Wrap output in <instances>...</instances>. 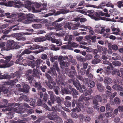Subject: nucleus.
I'll return each instance as SVG.
<instances>
[{"label":"nucleus","mask_w":123,"mask_h":123,"mask_svg":"<svg viewBox=\"0 0 123 123\" xmlns=\"http://www.w3.org/2000/svg\"><path fill=\"white\" fill-rule=\"evenodd\" d=\"M90 99L89 97H86L84 95H82L79 99L78 101L76 103V106L75 108L72 109L74 112H79L81 111V109L84 110L85 108L89 105V102L88 101Z\"/></svg>","instance_id":"f257e3e1"},{"label":"nucleus","mask_w":123,"mask_h":123,"mask_svg":"<svg viewBox=\"0 0 123 123\" xmlns=\"http://www.w3.org/2000/svg\"><path fill=\"white\" fill-rule=\"evenodd\" d=\"M12 56H6L5 58L6 60H4L3 59L0 60V67L4 68L9 67L12 65L14 63V62L10 60L12 59Z\"/></svg>","instance_id":"f03ea898"},{"label":"nucleus","mask_w":123,"mask_h":123,"mask_svg":"<svg viewBox=\"0 0 123 123\" xmlns=\"http://www.w3.org/2000/svg\"><path fill=\"white\" fill-rule=\"evenodd\" d=\"M18 46L17 42L12 40H9L7 42V44L5 48V50L8 51L12 49H18Z\"/></svg>","instance_id":"7ed1b4c3"},{"label":"nucleus","mask_w":123,"mask_h":123,"mask_svg":"<svg viewBox=\"0 0 123 123\" xmlns=\"http://www.w3.org/2000/svg\"><path fill=\"white\" fill-rule=\"evenodd\" d=\"M2 101L3 103H6L5 107L2 109L3 111H10L12 110V104L8 103L9 100L6 99H3Z\"/></svg>","instance_id":"20e7f679"},{"label":"nucleus","mask_w":123,"mask_h":123,"mask_svg":"<svg viewBox=\"0 0 123 123\" xmlns=\"http://www.w3.org/2000/svg\"><path fill=\"white\" fill-rule=\"evenodd\" d=\"M25 107L28 108H30L31 107L26 103H24L22 106H19L18 107H15L14 108L15 111L17 113H23L24 110H25Z\"/></svg>","instance_id":"39448f33"},{"label":"nucleus","mask_w":123,"mask_h":123,"mask_svg":"<svg viewBox=\"0 0 123 123\" xmlns=\"http://www.w3.org/2000/svg\"><path fill=\"white\" fill-rule=\"evenodd\" d=\"M42 60L40 59H37L36 61L33 60L31 62L30 66L32 68H34L35 66L36 68H37L40 67L41 65H43Z\"/></svg>","instance_id":"423d86ee"},{"label":"nucleus","mask_w":123,"mask_h":123,"mask_svg":"<svg viewBox=\"0 0 123 123\" xmlns=\"http://www.w3.org/2000/svg\"><path fill=\"white\" fill-rule=\"evenodd\" d=\"M50 100L53 104L54 103L55 101L57 102L58 105H60L61 103H62V101L61 100L60 98L59 97H56L55 95H53L50 97Z\"/></svg>","instance_id":"0eeeda50"},{"label":"nucleus","mask_w":123,"mask_h":123,"mask_svg":"<svg viewBox=\"0 0 123 123\" xmlns=\"http://www.w3.org/2000/svg\"><path fill=\"white\" fill-rule=\"evenodd\" d=\"M8 81L5 82H4V85H2L0 87V93L2 92L4 94L7 93L9 91V88L6 87V85H8Z\"/></svg>","instance_id":"6e6552de"},{"label":"nucleus","mask_w":123,"mask_h":123,"mask_svg":"<svg viewBox=\"0 0 123 123\" xmlns=\"http://www.w3.org/2000/svg\"><path fill=\"white\" fill-rule=\"evenodd\" d=\"M73 83L74 86L76 87L77 90H79L80 92L82 91L81 85L78 80L76 79L75 80H73Z\"/></svg>","instance_id":"1a4fd4ad"},{"label":"nucleus","mask_w":123,"mask_h":123,"mask_svg":"<svg viewBox=\"0 0 123 123\" xmlns=\"http://www.w3.org/2000/svg\"><path fill=\"white\" fill-rule=\"evenodd\" d=\"M87 15L89 16L92 19H95V20L98 21L100 20H106V18L105 17H96L94 14L90 13L88 14Z\"/></svg>","instance_id":"9d476101"},{"label":"nucleus","mask_w":123,"mask_h":123,"mask_svg":"<svg viewBox=\"0 0 123 123\" xmlns=\"http://www.w3.org/2000/svg\"><path fill=\"white\" fill-rule=\"evenodd\" d=\"M29 48L28 49H25L23 52L20 54H18L16 56L17 58H19L21 59H22L23 57L22 56L24 54H29L31 53V51L30 50Z\"/></svg>","instance_id":"9b49d317"},{"label":"nucleus","mask_w":123,"mask_h":123,"mask_svg":"<svg viewBox=\"0 0 123 123\" xmlns=\"http://www.w3.org/2000/svg\"><path fill=\"white\" fill-rule=\"evenodd\" d=\"M93 104H98V102H101L102 100V97L100 95H97L93 97Z\"/></svg>","instance_id":"f8f14e48"},{"label":"nucleus","mask_w":123,"mask_h":123,"mask_svg":"<svg viewBox=\"0 0 123 123\" xmlns=\"http://www.w3.org/2000/svg\"><path fill=\"white\" fill-rule=\"evenodd\" d=\"M69 12V10L67 9L66 8L65 9H61L60 10L55 12L54 15L55 16H57L61 14H65L68 12Z\"/></svg>","instance_id":"ddd939ff"},{"label":"nucleus","mask_w":123,"mask_h":123,"mask_svg":"<svg viewBox=\"0 0 123 123\" xmlns=\"http://www.w3.org/2000/svg\"><path fill=\"white\" fill-rule=\"evenodd\" d=\"M60 93L62 94L63 95L65 94H71L72 92L70 91L67 87H61Z\"/></svg>","instance_id":"4468645a"},{"label":"nucleus","mask_w":123,"mask_h":123,"mask_svg":"<svg viewBox=\"0 0 123 123\" xmlns=\"http://www.w3.org/2000/svg\"><path fill=\"white\" fill-rule=\"evenodd\" d=\"M13 36L18 40L24 41L26 40L25 37L22 36L20 34L18 33H14L13 34Z\"/></svg>","instance_id":"2eb2a0df"},{"label":"nucleus","mask_w":123,"mask_h":123,"mask_svg":"<svg viewBox=\"0 0 123 123\" xmlns=\"http://www.w3.org/2000/svg\"><path fill=\"white\" fill-rule=\"evenodd\" d=\"M52 25H54L55 28V29H57V31H59L62 29V24L59 23L57 22H54L52 24Z\"/></svg>","instance_id":"dca6fc26"},{"label":"nucleus","mask_w":123,"mask_h":123,"mask_svg":"<svg viewBox=\"0 0 123 123\" xmlns=\"http://www.w3.org/2000/svg\"><path fill=\"white\" fill-rule=\"evenodd\" d=\"M90 7L95 8H102V7L105 6V2L104 1L102 2L98 6H96L95 5H90Z\"/></svg>","instance_id":"f3484780"},{"label":"nucleus","mask_w":123,"mask_h":123,"mask_svg":"<svg viewBox=\"0 0 123 123\" xmlns=\"http://www.w3.org/2000/svg\"><path fill=\"white\" fill-rule=\"evenodd\" d=\"M46 40V38L41 36L39 37H37L35 38L34 41L36 42H43Z\"/></svg>","instance_id":"a211bd4d"},{"label":"nucleus","mask_w":123,"mask_h":123,"mask_svg":"<svg viewBox=\"0 0 123 123\" xmlns=\"http://www.w3.org/2000/svg\"><path fill=\"white\" fill-rule=\"evenodd\" d=\"M73 37V36L71 35H66L64 40L65 41H68V44H69L71 43V41L72 40Z\"/></svg>","instance_id":"6ab92c4d"},{"label":"nucleus","mask_w":123,"mask_h":123,"mask_svg":"<svg viewBox=\"0 0 123 123\" xmlns=\"http://www.w3.org/2000/svg\"><path fill=\"white\" fill-rule=\"evenodd\" d=\"M82 91L81 92H82L83 93L85 94V96H87L88 95H89L91 94V93H92L93 91L92 89L91 88H90L88 90L87 89H85L83 90L82 89Z\"/></svg>","instance_id":"aec40b11"},{"label":"nucleus","mask_w":123,"mask_h":123,"mask_svg":"<svg viewBox=\"0 0 123 123\" xmlns=\"http://www.w3.org/2000/svg\"><path fill=\"white\" fill-rule=\"evenodd\" d=\"M71 29L72 30H75L78 29V27H82L83 25H80V23H76L75 24H73L71 23Z\"/></svg>","instance_id":"412c9836"},{"label":"nucleus","mask_w":123,"mask_h":123,"mask_svg":"<svg viewBox=\"0 0 123 123\" xmlns=\"http://www.w3.org/2000/svg\"><path fill=\"white\" fill-rule=\"evenodd\" d=\"M33 86L38 90H42V86L40 82H35L33 85Z\"/></svg>","instance_id":"4be33fe9"},{"label":"nucleus","mask_w":123,"mask_h":123,"mask_svg":"<svg viewBox=\"0 0 123 123\" xmlns=\"http://www.w3.org/2000/svg\"><path fill=\"white\" fill-rule=\"evenodd\" d=\"M29 89V86L26 84L25 85L23 88L21 89V91L25 93H26L28 92Z\"/></svg>","instance_id":"5701e85b"},{"label":"nucleus","mask_w":123,"mask_h":123,"mask_svg":"<svg viewBox=\"0 0 123 123\" xmlns=\"http://www.w3.org/2000/svg\"><path fill=\"white\" fill-rule=\"evenodd\" d=\"M14 0H10L7 2H6L4 3V5L6 6L11 7L14 4Z\"/></svg>","instance_id":"b1692460"},{"label":"nucleus","mask_w":123,"mask_h":123,"mask_svg":"<svg viewBox=\"0 0 123 123\" xmlns=\"http://www.w3.org/2000/svg\"><path fill=\"white\" fill-rule=\"evenodd\" d=\"M26 16L27 18H30V20H31L32 21H37V19H35L34 18H35V16L33 14L29 13Z\"/></svg>","instance_id":"393cba45"},{"label":"nucleus","mask_w":123,"mask_h":123,"mask_svg":"<svg viewBox=\"0 0 123 123\" xmlns=\"http://www.w3.org/2000/svg\"><path fill=\"white\" fill-rule=\"evenodd\" d=\"M14 5H15V7L18 8L21 7L22 5L19 0H14Z\"/></svg>","instance_id":"a878e982"},{"label":"nucleus","mask_w":123,"mask_h":123,"mask_svg":"<svg viewBox=\"0 0 123 123\" xmlns=\"http://www.w3.org/2000/svg\"><path fill=\"white\" fill-rule=\"evenodd\" d=\"M70 91H71L72 94L74 96L77 95L78 94V91L75 89L72 88L71 86L69 87V88Z\"/></svg>","instance_id":"bb28decb"},{"label":"nucleus","mask_w":123,"mask_h":123,"mask_svg":"<svg viewBox=\"0 0 123 123\" xmlns=\"http://www.w3.org/2000/svg\"><path fill=\"white\" fill-rule=\"evenodd\" d=\"M18 18L17 21L18 22H21L25 19V18L23 14V13H19L18 14Z\"/></svg>","instance_id":"cd10ccee"},{"label":"nucleus","mask_w":123,"mask_h":123,"mask_svg":"<svg viewBox=\"0 0 123 123\" xmlns=\"http://www.w3.org/2000/svg\"><path fill=\"white\" fill-rule=\"evenodd\" d=\"M87 114L90 116H93L94 114L93 109L91 107H88L87 109Z\"/></svg>","instance_id":"c85d7f7f"},{"label":"nucleus","mask_w":123,"mask_h":123,"mask_svg":"<svg viewBox=\"0 0 123 123\" xmlns=\"http://www.w3.org/2000/svg\"><path fill=\"white\" fill-rule=\"evenodd\" d=\"M53 89L56 95H58L60 94V88L58 86L54 85Z\"/></svg>","instance_id":"c756f323"},{"label":"nucleus","mask_w":123,"mask_h":123,"mask_svg":"<svg viewBox=\"0 0 123 123\" xmlns=\"http://www.w3.org/2000/svg\"><path fill=\"white\" fill-rule=\"evenodd\" d=\"M18 79H17L10 80L9 81H8V85L11 86H13L15 84V83L18 81Z\"/></svg>","instance_id":"7c9ffc66"},{"label":"nucleus","mask_w":123,"mask_h":123,"mask_svg":"<svg viewBox=\"0 0 123 123\" xmlns=\"http://www.w3.org/2000/svg\"><path fill=\"white\" fill-rule=\"evenodd\" d=\"M33 73L32 75L33 77H37L38 78H40V77L39 75V73L37 69H34L33 70Z\"/></svg>","instance_id":"2f4dec72"},{"label":"nucleus","mask_w":123,"mask_h":123,"mask_svg":"<svg viewBox=\"0 0 123 123\" xmlns=\"http://www.w3.org/2000/svg\"><path fill=\"white\" fill-rule=\"evenodd\" d=\"M47 73L55 76H57V74L55 68H51L50 70H49L47 71Z\"/></svg>","instance_id":"473e14b6"},{"label":"nucleus","mask_w":123,"mask_h":123,"mask_svg":"<svg viewBox=\"0 0 123 123\" xmlns=\"http://www.w3.org/2000/svg\"><path fill=\"white\" fill-rule=\"evenodd\" d=\"M104 81L105 83L110 84L112 82V80L111 78L107 77L104 78Z\"/></svg>","instance_id":"72a5a7b5"},{"label":"nucleus","mask_w":123,"mask_h":123,"mask_svg":"<svg viewBox=\"0 0 123 123\" xmlns=\"http://www.w3.org/2000/svg\"><path fill=\"white\" fill-rule=\"evenodd\" d=\"M82 27L85 29L89 30V32L90 34L93 35L94 34V32L93 31L92 28L91 27L88 26H86L85 25H83L82 26Z\"/></svg>","instance_id":"f704fd0d"},{"label":"nucleus","mask_w":123,"mask_h":123,"mask_svg":"<svg viewBox=\"0 0 123 123\" xmlns=\"http://www.w3.org/2000/svg\"><path fill=\"white\" fill-rule=\"evenodd\" d=\"M21 74V73L20 72L16 71L15 73H12L11 74V78H13L16 76L17 78H19Z\"/></svg>","instance_id":"c9c22d12"},{"label":"nucleus","mask_w":123,"mask_h":123,"mask_svg":"<svg viewBox=\"0 0 123 123\" xmlns=\"http://www.w3.org/2000/svg\"><path fill=\"white\" fill-rule=\"evenodd\" d=\"M60 64L61 68H62L63 67H68L69 65L68 62H64L63 61H61Z\"/></svg>","instance_id":"e433bc0d"},{"label":"nucleus","mask_w":123,"mask_h":123,"mask_svg":"<svg viewBox=\"0 0 123 123\" xmlns=\"http://www.w3.org/2000/svg\"><path fill=\"white\" fill-rule=\"evenodd\" d=\"M95 85V82L93 80H90L87 84L88 86L90 88H92L94 87Z\"/></svg>","instance_id":"4c0bfd02"},{"label":"nucleus","mask_w":123,"mask_h":123,"mask_svg":"<svg viewBox=\"0 0 123 123\" xmlns=\"http://www.w3.org/2000/svg\"><path fill=\"white\" fill-rule=\"evenodd\" d=\"M97 88L100 92H102L104 90V87L101 83H98L97 84Z\"/></svg>","instance_id":"58836bf2"},{"label":"nucleus","mask_w":123,"mask_h":123,"mask_svg":"<svg viewBox=\"0 0 123 123\" xmlns=\"http://www.w3.org/2000/svg\"><path fill=\"white\" fill-rule=\"evenodd\" d=\"M38 45L33 44H32L31 45H29L28 46V48L31 50H33L34 49H38Z\"/></svg>","instance_id":"ea45409f"},{"label":"nucleus","mask_w":123,"mask_h":123,"mask_svg":"<svg viewBox=\"0 0 123 123\" xmlns=\"http://www.w3.org/2000/svg\"><path fill=\"white\" fill-rule=\"evenodd\" d=\"M11 78V75L7 74H4L0 77V79H8L10 80Z\"/></svg>","instance_id":"a19ab883"},{"label":"nucleus","mask_w":123,"mask_h":123,"mask_svg":"<svg viewBox=\"0 0 123 123\" xmlns=\"http://www.w3.org/2000/svg\"><path fill=\"white\" fill-rule=\"evenodd\" d=\"M71 23L67 22L64 24V26L65 28H68L69 30L71 29Z\"/></svg>","instance_id":"79ce46f5"},{"label":"nucleus","mask_w":123,"mask_h":123,"mask_svg":"<svg viewBox=\"0 0 123 123\" xmlns=\"http://www.w3.org/2000/svg\"><path fill=\"white\" fill-rule=\"evenodd\" d=\"M17 26V25H14L10 27L9 29H7L3 31L4 33L6 34H8L11 31V30L14 27Z\"/></svg>","instance_id":"37998d69"},{"label":"nucleus","mask_w":123,"mask_h":123,"mask_svg":"<svg viewBox=\"0 0 123 123\" xmlns=\"http://www.w3.org/2000/svg\"><path fill=\"white\" fill-rule=\"evenodd\" d=\"M69 46L71 47V49H70V50H73V49L72 48V47L74 48H77L78 47L79 45L77 43H76L74 42H73L72 43H71L69 44Z\"/></svg>","instance_id":"c03bdc74"},{"label":"nucleus","mask_w":123,"mask_h":123,"mask_svg":"<svg viewBox=\"0 0 123 123\" xmlns=\"http://www.w3.org/2000/svg\"><path fill=\"white\" fill-rule=\"evenodd\" d=\"M105 117L104 114H100L98 117V120L100 122H103V118Z\"/></svg>","instance_id":"a18cd8bd"},{"label":"nucleus","mask_w":123,"mask_h":123,"mask_svg":"<svg viewBox=\"0 0 123 123\" xmlns=\"http://www.w3.org/2000/svg\"><path fill=\"white\" fill-rule=\"evenodd\" d=\"M28 101L30 103V105L31 106H35L36 101L34 100L33 98H31L30 100H28Z\"/></svg>","instance_id":"49530a36"},{"label":"nucleus","mask_w":123,"mask_h":123,"mask_svg":"<svg viewBox=\"0 0 123 123\" xmlns=\"http://www.w3.org/2000/svg\"><path fill=\"white\" fill-rule=\"evenodd\" d=\"M64 81L62 79H60L57 82L58 85L61 86V87L62 86L64 85Z\"/></svg>","instance_id":"de8ad7c7"},{"label":"nucleus","mask_w":123,"mask_h":123,"mask_svg":"<svg viewBox=\"0 0 123 123\" xmlns=\"http://www.w3.org/2000/svg\"><path fill=\"white\" fill-rule=\"evenodd\" d=\"M76 74L75 71H70L68 74V76L71 78H73L74 77V75Z\"/></svg>","instance_id":"09e8293b"},{"label":"nucleus","mask_w":123,"mask_h":123,"mask_svg":"<svg viewBox=\"0 0 123 123\" xmlns=\"http://www.w3.org/2000/svg\"><path fill=\"white\" fill-rule=\"evenodd\" d=\"M32 27L35 29H39L42 27V25L40 24H35L32 25Z\"/></svg>","instance_id":"8fccbe9b"},{"label":"nucleus","mask_w":123,"mask_h":123,"mask_svg":"<svg viewBox=\"0 0 123 123\" xmlns=\"http://www.w3.org/2000/svg\"><path fill=\"white\" fill-rule=\"evenodd\" d=\"M49 97V95L46 92H45L43 96V100L44 102H46Z\"/></svg>","instance_id":"3c124183"},{"label":"nucleus","mask_w":123,"mask_h":123,"mask_svg":"<svg viewBox=\"0 0 123 123\" xmlns=\"http://www.w3.org/2000/svg\"><path fill=\"white\" fill-rule=\"evenodd\" d=\"M27 108L26 107L25 108V110L27 112V113L28 114H31L34 113V111L33 110L30 109H27Z\"/></svg>","instance_id":"603ef678"},{"label":"nucleus","mask_w":123,"mask_h":123,"mask_svg":"<svg viewBox=\"0 0 123 123\" xmlns=\"http://www.w3.org/2000/svg\"><path fill=\"white\" fill-rule=\"evenodd\" d=\"M112 64L114 65L120 66L121 65V63L117 61H114L112 62Z\"/></svg>","instance_id":"864d4df0"},{"label":"nucleus","mask_w":123,"mask_h":123,"mask_svg":"<svg viewBox=\"0 0 123 123\" xmlns=\"http://www.w3.org/2000/svg\"><path fill=\"white\" fill-rule=\"evenodd\" d=\"M106 88L107 90L105 92L106 94L107 95H109L111 92V88L110 86H107Z\"/></svg>","instance_id":"5fc2aeb1"},{"label":"nucleus","mask_w":123,"mask_h":123,"mask_svg":"<svg viewBox=\"0 0 123 123\" xmlns=\"http://www.w3.org/2000/svg\"><path fill=\"white\" fill-rule=\"evenodd\" d=\"M114 100L115 104L119 105L120 104L121 100L118 98L117 97L115 98Z\"/></svg>","instance_id":"6e6d98bb"},{"label":"nucleus","mask_w":123,"mask_h":123,"mask_svg":"<svg viewBox=\"0 0 123 123\" xmlns=\"http://www.w3.org/2000/svg\"><path fill=\"white\" fill-rule=\"evenodd\" d=\"M47 117L49 118V119L51 120H54L55 119L54 116L51 114H48L47 116Z\"/></svg>","instance_id":"4d7b16f0"},{"label":"nucleus","mask_w":123,"mask_h":123,"mask_svg":"<svg viewBox=\"0 0 123 123\" xmlns=\"http://www.w3.org/2000/svg\"><path fill=\"white\" fill-rule=\"evenodd\" d=\"M64 103L65 106L67 107H69L71 105V102L68 100H66L64 101Z\"/></svg>","instance_id":"13d9d810"},{"label":"nucleus","mask_w":123,"mask_h":123,"mask_svg":"<svg viewBox=\"0 0 123 123\" xmlns=\"http://www.w3.org/2000/svg\"><path fill=\"white\" fill-rule=\"evenodd\" d=\"M100 61L99 59H94L92 61V63L93 64H96L99 63Z\"/></svg>","instance_id":"bf43d9fd"},{"label":"nucleus","mask_w":123,"mask_h":123,"mask_svg":"<svg viewBox=\"0 0 123 123\" xmlns=\"http://www.w3.org/2000/svg\"><path fill=\"white\" fill-rule=\"evenodd\" d=\"M31 4V2L28 1L26 3L25 5V6L26 8H30Z\"/></svg>","instance_id":"052dcab7"},{"label":"nucleus","mask_w":123,"mask_h":123,"mask_svg":"<svg viewBox=\"0 0 123 123\" xmlns=\"http://www.w3.org/2000/svg\"><path fill=\"white\" fill-rule=\"evenodd\" d=\"M51 49L53 50H57L59 49V48L58 47H56L53 44H52L50 45V47Z\"/></svg>","instance_id":"680f3d73"},{"label":"nucleus","mask_w":123,"mask_h":123,"mask_svg":"<svg viewBox=\"0 0 123 123\" xmlns=\"http://www.w3.org/2000/svg\"><path fill=\"white\" fill-rule=\"evenodd\" d=\"M33 77L32 75H31L28 74L26 76L28 80L30 81V83L32 82V81L33 79Z\"/></svg>","instance_id":"e2e57ef3"},{"label":"nucleus","mask_w":123,"mask_h":123,"mask_svg":"<svg viewBox=\"0 0 123 123\" xmlns=\"http://www.w3.org/2000/svg\"><path fill=\"white\" fill-rule=\"evenodd\" d=\"M45 82L47 86L50 89H53L54 86L51 85L50 82L47 81L46 82L45 81Z\"/></svg>","instance_id":"0e129e2a"},{"label":"nucleus","mask_w":123,"mask_h":123,"mask_svg":"<svg viewBox=\"0 0 123 123\" xmlns=\"http://www.w3.org/2000/svg\"><path fill=\"white\" fill-rule=\"evenodd\" d=\"M77 58L78 61L81 62H84L86 61L85 58L82 57L81 56H77Z\"/></svg>","instance_id":"69168bd1"},{"label":"nucleus","mask_w":123,"mask_h":123,"mask_svg":"<svg viewBox=\"0 0 123 123\" xmlns=\"http://www.w3.org/2000/svg\"><path fill=\"white\" fill-rule=\"evenodd\" d=\"M38 49H39V51L41 52L43 51L45 49V48H44L43 46L39 45H38Z\"/></svg>","instance_id":"338daca9"},{"label":"nucleus","mask_w":123,"mask_h":123,"mask_svg":"<svg viewBox=\"0 0 123 123\" xmlns=\"http://www.w3.org/2000/svg\"><path fill=\"white\" fill-rule=\"evenodd\" d=\"M85 57V59L88 60L92 59V56L91 54H88Z\"/></svg>","instance_id":"774afa93"}]
</instances>
